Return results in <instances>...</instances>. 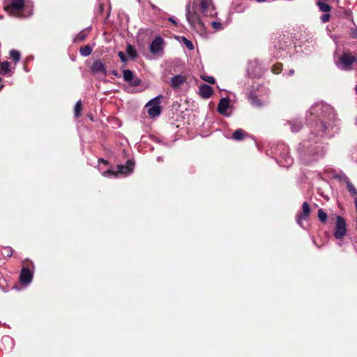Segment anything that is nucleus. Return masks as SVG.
Here are the masks:
<instances>
[{
    "instance_id": "obj_8",
    "label": "nucleus",
    "mask_w": 357,
    "mask_h": 357,
    "mask_svg": "<svg viewBox=\"0 0 357 357\" xmlns=\"http://www.w3.org/2000/svg\"><path fill=\"white\" fill-rule=\"evenodd\" d=\"M346 233L347 228L345 220L342 217L338 215L337 216L334 236L337 239H341L346 235Z\"/></svg>"
},
{
    "instance_id": "obj_15",
    "label": "nucleus",
    "mask_w": 357,
    "mask_h": 357,
    "mask_svg": "<svg viewBox=\"0 0 357 357\" xmlns=\"http://www.w3.org/2000/svg\"><path fill=\"white\" fill-rule=\"evenodd\" d=\"M15 68L10 67V63L8 61H3L0 63V75H6L10 77L14 73ZM2 81V78L0 77V82Z\"/></svg>"
},
{
    "instance_id": "obj_3",
    "label": "nucleus",
    "mask_w": 357,
    "mask_h": 357,
    "mask_svg": "<svg viewBox=\"0 0 357 357\" xmlns=\"http://www.w3.org/2000/svg\"><path fill=\"white\" fill-rule=\"evenodd\" d=\"M326 149L324 146L317 140L305 141L300 144L299 156L305 164H310L323 158Z\"/></svg>"
},
{
    "instance_id": "obj_23",
    "label": "nucleus",
    "mask_w": 357,
    "mask_h": 357,
    "mask_svg": "<svg viewBox=\"0 0 357 357\" xmlns=\"http://www.w3.org/2000/svg\"><path fill=\"white\" fill-rule=\"evenodd\" d=\"M317 4L319 6L320 10H321L322 12L328 13L331 11V6L326 2L317 1Z\"/></svg>"
},
{
    "instance_id": "obj_44",
    "label": "nucleus",
    "mask_w": 357,
    "mask_h": 357,
    "mask_svg": "<svg viewBox=\"0 0 357 357\" xmlns=\"http://www.w3.org/2000/svg\"><path fill=\"white\" fill-rule=\"evenodd\" d=\"M3 87V84H0V90Z\"/></svg>"
},
{
    "instance_id": "obj_41",
    "label": "nucleus",
    "mask_w": 357,
    "mask_h": 357,
    "mask_svg": "<svg viewBox=\"0 0 357 357\" xmlns=\"http://www.w3.org/2000/svg\"><path fill=\"white\" fill-rule=\"evenodd\" d=\"M294 74V70H290L289 71V75H293Z\"/></svg>"
},
{
    "instance_id": "obj_24",
    "label": "nucleus",
    "mask_w": 357,
    "mask_h": 357,
    "mask_svg": "<svg viewBox=\"0 0 357 357\" xmlns=\"http://www.w3.org/2000/svg\"><path fill=\"white\" fill-rule=\"evenodd\" d=\"M89 31H90L89 28H87L86 29H84V30L80 31L77 34V36L75 37V42H81V41L84 40L86 37L87 32H89Z\"/></svg>"
},
{
    "instance_id": "obj_13",
    "label": "nucleus",
    "mask_w": 357,
    "mask_h": 357,
    "mask_svg": "<svg viewBox=\"0 0 357 357\" xmlns=\"http://www.w3.org/2000/svg\"><path fill=\"white\" fill-rule=\"evenodd\" d=\"M310 212L311 210L307 202H304L302 204V212L297 215L296 219V222L300 226H302V221L305 220L307 218L310 214Z\"/></svg>"
},
{
    "instance_id": "obj_39",
    "label": "nucleus",
    "mask_w": 357,
    "mask_h": 357,
    "mask_svg": "<svg viewBox=\"0 0 357 357\" xmlns=\"http://www.w3.org/2000/svg\"><path fill=\"white\" fill-rule=\"evenodd\" d=\"M169 22H172V23H173V24H176V20H175L174 18H172V17H169Z\"/></svg>"
},
{
    "instance_id": "obj_7",
    "label": "nucleus",
    "mask_w": 357,
    "mask_h": 357,
    "mask_svg": "<svg viewBox=\"0 0 357 357\" xmlns=\"http://www.w3.org/2000/svg\"><path fill=\"white\" fill-rule=\"evenodd\" d=\"M162 98L163 96L160 95L146 103V107L148 109V114L151 117L154 118L160 114L162 109L160 105Z\"/></svg>"
},
{
    "instance_id": "obj_18",
    "label": "nucleus",
    "mask_w": 357,
    "mask_h": 357,
    "mask_svg": "<svg viewBox=\"0 0 357 357\" xmlns=\"http://www.w3.org/2000/svg\"><path fill=\"white\" fill-rule=\"evenodd\" d=\"M185 82V77L177 75L171 79V86L173 89H178Z\"/></svg>"
},
{
    "instance_id": "obj_9",
    "label": "nucleus",
    "mask_w": 357,
    "mask_h": 357,
    "mask_svg": "<svg viewBox=\"0 0 357 357\" xmlns=\"http://www.w3.org/2000/svg\"><path fill=\"white\" fill-rule=\"evenodd\" d=\"M248 73L251 77H259L262 73V68L257 60L250 61L248 65Z\"/></svg>"
},
{
    "instance_id": "obj_21",
    "label": "nucleus",
    "mask_w": 357,
    "mask_h": 357,
    "mask_svg": "<svg viewBox=\"0 0 357 357\" xmlns=\"http://www.w3.org/2000/svg\"><path fill=\"white\" fill-rule=\"evenodd\" d=\"M247 136V133L243 129L236 130L232 135V139L236 141L243 139Z\"/></svg>"
},
{
    "instance_id": "obj_16",
    "label": "nucleus",
    "mask_w": 357,
    "mask_h": 357,
    "mask_svg": "<svg viewBox=\"0 0 357 357\" xmlns=\"http://www.w3.org/2000/svg\"><path fill=\"white\" fill-rule=\"evenodd\" d=\"M163 40L161 37H156L150 45V51L153 54H158L162 51Z\"/></svg>"
},
{
    "instance_id": "obj_33",
    "label": "nucleus",
    "mask_w": 357,
    "mask_h": 357,
    "mask_svg": "<svg viewBox=\"0 0 357 357\" xmlns=\"http://www.w3.org/2000/svg\"><path fill=\"white\" fill-rule=\"evenodd\" d=\"M282 67L281 63H277L272 68V71L274 74H279L282 71Z\"/></svg>"
},
{
    "instance_id": "obj_10",
    "label": "nucleus",
    "mask_w": 357,
    "mask_h": 357,
    "mask_svg": "<svg viewBox=\"0 0 357 357\" xmlns=\"http://www.w3.org/2000/svg\"><path fill=\"white\" fill-rule=\"evenodd\" d=\"M91 70L93 74L107 75L106 67L100 59H97L92 63Z\"/></svg>"
},
{
    "instance_id": "obj_42",
    "label": "nucleus",
    "mask_w": 357,
    "mask_h": 357,
    "mask_svg": "<svg viewBox=\"0 0 357 357\" xmlns=\"http://www.w3.org/2000/svg\"><path fill=\"white\" fill-rule=\"evenodd\" d=\"M257 2L259 3H261V2H264L266 0H256Z\"/></svg>"
},
{
    "instance_id": "obj_19",
    "label": "nucleus",
    "mask_w": 357,
    "mask_h": 357,
    "mask_svg": "<svg viewBox=\"0 0 357 357\" xmlns=\"http://www.w3.org/2000/svg\"><path fill=\"white\" fill-rule=\"evenodd\" d=\"M213 93V90L211 86L206 84H202L199 87V93L202 97L204 98H208Z\"/></svg>"
},
{
    "instance_id": "obj_32",
    "label": "nucleus",
    "mask_w": 357,
    "mask_h": 357,
    "mask_svg": "<svg viewBox=\"0 0 357 357\" xmlns=\"http://www.w3.org/2000/svg\"><path fill=\"white\" fill-rule=\"evenodd\" d=\"M126 52L130 57L135 58L136 56V52L130 45L127 46Z\"/></svg>"
},
{
    "instance_id": "obj_1",
    "label": "nucleus",
    "mask_w": 357,
    "mask_h": 357,
    "mask_svg": "<svg viewBox=\"0 0 357 357\" xmlns=\"http://www.w3.org/2000/svg\"><path fill=\"white\" fill-rule=\"evenodd\" d=\"M200 11L205 16L213 17L216 15L212 0H193L186 5L185 17L192 29L202 34L205 32L204 24L201 20Z\"/></svg>"
},
{
    "instance_id": "obj_36",
    "label": "nucleus",
    "mask_w": 357,
    "mask_h": 357,
    "mask_svg": "<svg viewBox=\"0 0 357 357\" xmlns=\"http://www.w3.org/2000/svg\"><path fill=\"white\" fill-rule=\"evenodd\" d=\"M330 19V15L329 14H324L321 17V21L323 23H326L328 21H329Z\"/></svg>"
},
{
    "instance_id": "obj_45",
    "label": "nucleus",
    "mask_w": 357,
    "mask_h": 357,
    "mask_svg": "<svg viewBox=\"0 0 357 357\" xmlns=\"http://www.w3.org/2000/svg\"><path fill=\"white\" fill-rule=\"evenodd\" d=\"M158 160H161V158L160 157H158Z\"/></svg>"
},
{
    "instance_id": "obj_28",
    "label": "nucleus",
    "mask_w": 357,
    "mask_h": 357,
    "mask_svg": "<svg viewBox=\"0 0 357 357\" xmlns=\"http://www.w3.org/2000/svg\"><path fill=\"white\" fill-rule=\"evenodd\" d=\"M328 215L322 209L320 208L318 210V218L320 222H325L327 220Z\"/></svg>"
},
{
    "instance_id": "obj_31",
    "label": "nucleus",
    "mask_w": 357,
    "mask_h": 357,
    "mask_svg": "<svg viewBox=\"0 0 357 357\" xmlns=\"http://www.w3.org/2000/svg\"><path fill=\"white\" fill-rule=\"evenodd\" d=\"M75 116L76 117H79L80 115V112L82 110V102L81 100H79L77 102V103L75 105Z\"/></svg>"
},
{
    "instance_id": "obj_17",
    "label": "nucleus",
    "mask_w": 357,
    "mask_h": 357,
    "mask_svg": "<svg viewBox=\"0 0 357 357\" xmlns=\"http://www.w3.org/2000/svg\"><path fill=\"white\" fill-rule=\"evenodd\" d=\"M229 107V99L227 98H221L218 105V112L222 115L229 116L230 115V114L227 112Z\"/></svg>"
},
{
    "instance_id": "obj_25",
    "label": "nucleus",
    "mask_w": 357,
    "mask_h": 357,
    "mask_svg": "<svg viewBox=\"0 0 357 357\" xmlns=\"http://www.w3.org/2000/svg\"><path fill=\"white\" fill-rule=\"evenodd\" d=\"M10 56L15 61V63H17L20 60V52L16 50H11L10 51Z\"/></svg>"
},
{
    "instance_id": "obj_26",
    "label": "nucleus",
    "mask_w": 357,
    "mask_h": 357,
    "mask_svg": "<svg viewBox=\"0 0 357 357\" xmlns=\"http://www.w3.org/2000/svg\"><path fill=\"white\" fill-rule=\"evenodd\" d=\"M80 54L83 56H89L92 52V48L89 45L82 47L79 50Z\"/></svg>"
},
{
    "instance_id": "obj_14",
    "label": "nucleus",
    "mask_w": 357,
    "mask_h": 357,
    "mask_svg": "<svg viewBox=\"0 0 357 357\" xmlns=\"http://www.w3.org/2000/svg\"><path fill=\"white\" fill-rule=\"evenodd\" d=\"M33 273L28 268H23L20 275V282L27 285L32 281Z\"/></svg>"
},
{
    "instance_id": "obj_11",
    "label": "nucleus",
    "mask_w": 357,
    "mask_h": 357,
    "mask_svg": "<svg viewBox=\"0 0 357 357\" xmlns=\"http://www.w3.org/2000/svg\"><path fill=\"white\" fill-rule=\"evenodd\" d=\"M284 146V152L280 153L281 159L278 162L280 166L288 167L293 163V158L289 154L288 149L285 146Z\"/></svg>"
},
{
    "instance_id": "obj_30",
    "label": "nucleus",
    "mask_w": 357,
    "mask_h": 357,
    "mask_svg": "<svg viewBox=\"0 0 357 357\" xmlns=\"http://www.w3.org/2000/svg\"><path fill=\"white\" fill-rule=\"evenodd\" d=\"M347 187L351 195L357 196V190L351 182H347Z\"/></svg>"
},
{
    "instance_id": "obj_35",
    "label": "nucleus",
    "mask_w": 357,
    "mask_h": 357,
    "mask_svg": "<svg viewBox=\"0 0 357 357\" xmlns=\"http://www.w3.org/2000/svg\"><path fill=\"white\" fill-rule=\"evenodd\" d=\"M212 27L215 30L218 31L222 29V24L217 22H211Z\"/></svg>"
},
{
    "instance_id": "obj_20",
    "label": "nucleus",
    "mask_w": 357,
    "mask_h": 357,
    "mask_svg": "<svg viewBox=\"0 0 357 357\" xmlns=\"http://www.w3.org/2000/svg\"><path fill=\"white\" fill-rule=\"evenodd\" d=\"M249 99L250 100L251 104L255 107H261L266 103V100H259L256 96L254 94H250L249 96Z\"/></svg>"
},
{
    "instance_id": "obj_4",
    "label": "nucleus",
    "mask_w": 357,
    "mask_h": 357,
    "mask_svg": "<svg viewBox=\"0 0 357 357\" xmlns=\"http://www.w3.org/2000/svg\"><path fill=\"white\" fill-rule=\"evenodd\" d=\"M5 10L11 16L27 17L32 15L31 9L25 5L24 0H8Z\"/></svg>"
},
{
    "instance_id": "obj_46",
    "label": "nucleus",
    "mask_w": 357,
    "mask_h": 357,
    "mask_svg": "<svg viewBox=\"0 0 357 357\" xmlns=\"http://www.w3.org/2000/svg\"><path fill=\"white\" fill-rule=\"evenodd\" d=\"M356 123H357V118H356Z\"/></svg>"
},
{
    "instance_id": "obj_27",
    "label": "nucleus",
    "mask_w": 357,
    "mask_h": 357,
    "mask_svg": "<svg viewBox=\"0 0 357 357\" xmlns=\"http://www.w3.org/2000/svg\"><path fill=\"white\" fill-rule=\"evenodd\" d=\"M1 252L4 257H10L13 255V249L10 247H3L1 249Z\"/></svg>"
},
{
    "instance_id": "obj_34",
    "label": "nucleus",
    "mask_w": 357,
    "mask_h": 357,
    "mask_svg": "<svg viewBox=\"0 0 357 357\" xmlns=\"http://www.w3.org/2000/svg\"><path fill=\"white\" fill-rule=\"evenodd\" d=\"M202 79L203 80H204L205 82H208L210 84H213L215 83V79L213 77H211V76H207V75H204V76H202L201 77Z\"/></svg>"
},
{
    "instance_id": "obj_38",
    "label": "nucleus",
    "mask_w": 357,
    "mask_h": 357,
    "mask_svg": "<svg viewBox=\"0 0 357 357\" xmlns=\"http://www.w3.org/2000/svg\"><path fill=\"white\" fill-rule=\"evenodd\" d=\"M351 36L354 38H357V29H351Z\"/></svg>"
},
{
    "instance_id": "obj_6",
    "label": "nucleus",
    "mask_w": 357,
    "mask_h": 357,
    "mask_svg": "<svg viewBox=\"0 0 357 357\" xmlns=\"http://www.w3.org/2000/svg\"><path fill=\"white\" fill-rule=\"evenodd\" d=\"M134 163L131 160H128L126 165H119L117 172L107 170L103 172L102 174L105 177H116L118 174H123L125 176L132 172Z\"/></svg>"
},
{
    "instance_id": "obj_2",
    "label": "nucleus",
    "mask_w": 357,
    "mask_h": 357,
    "mask_svg": "<svg viewBox=\"0 0 357 357\" xmlns=\"http://www.w3.org/2000/svg\"><path fill=\"white\" fill-rule=\"evenodd\" d=\"M311 115L321 116L322 119L319 125V132L321 135H331L332 133L336 132L340 126V121L337 118L334 109L329 105L319 102L314 104L310 109Z\"/></svg>"
},
{
    "instance_id": "obj_40",
    "label": "nucleus",
    "mask_w": 357,
    "mask_h": 357,
    "mask_svg": "<svg viewBox=\"0 0 357 357\" xmlns=\"http://www.w3.org/2000/svg\"><path fill=\"white\" fill-rule=\"evenodd\" d=\"M98 161H99V162H100H100H102V163H104V164H105V165H106V164H107V161H105V160H103V159H102V158H99V159H98Z\"/></svg>"
},
{
    "instance_id": "obj_43",
    "label": "nucleus",
    "mask_w": 357,
    "mask_h": 357,
    "mask_svg": "<svg viewBox=\"0 0 357 357\" xmlns=\"http://www.w3.org/2000/svg\"><path fill=\"white\" fill-rule=\"evenodd\" d=\"M355 91H356V93L357 94V84L356 85V87H355Z\"/></svg>"
},
{
    "instance_id": "obj_37",
    "label": "nucleus",
    "mask_w": 357,
    "mask_h": 357,
    "mask_svg": "<svg viewBox=\"0 0 357 357\" xmlns=\"http://www.w3.org/2000/svg\"><path fill=\"white\" fill-rule=\"evenodd\" d=\"M118 56H119V58L122 62H123V63L126 62V57L123 52H119L118 53Z\"/></svg>"
},
{
    "instance_id": "obj_29",
    "label": "nucleus",
    "mask_w": 357,
    "mask_h": 357,
    "mask_svg": "<svg viewBox=\"0 0 357 357\" xmlns=\"http://www.w3.org/2000/svg\"><path fill=\"white\" fill-rule=\"evenodd\" d=\"M181 42L186 46V47L188 50H192L194 49V45H193L192 43L190 40H189L188 39H187L185 37H184V36L181 37Z\"/></svg>"
},
{
    "instance_id": "obj_22",
    "label": "nucleus",
    "mask_w": 357,
    "mask_h": 357,
    "mask_svg": "<svg viewBox=\"0 0 357 357\" xmlns=\"http://www.w3.org/2000/svg\"><path fill=\"white\" fill-rule=\"evenodd\" d=\"M288 124L290 126V128H291V130L293 132H298V130H301V128H302V123L301 121H298L297 120L296 121H288L287 122Z\"/></svg>"
},
{
    "instance_id": "obj_12",
    "label": "nucleus",
    "mask_w": 357,
    "mask_h": 357,
    "mask_svg": "<svg viewBox=\"0 0 357 357\" xmlns=\"http://www.w3.org/2000/svg\"><path fill=\"white\" fill-rule=\"evenodd\" d=\"M123 79L132 86H137L141 84V79L134 76L133 73L130 70H124L123 72Z\"/></svg>"
},
{
    "instance_id": "obj_5",
    "label": "nucleus",
    "mask_w": 357,
    "mask_h": 357,
    "mask_svg": "<svg viewBox=\"0 0 357 357\" xmlns=\"http://www.w3.org/2000/svg\"><path fill=\"white\" fill-rule=\"evenodd\" d=\"M357 60V58L347 52H343L339 57L338 60L335 61L336 66L344 71L351 70V66Z\"/></svg>"
}]
</instances>
